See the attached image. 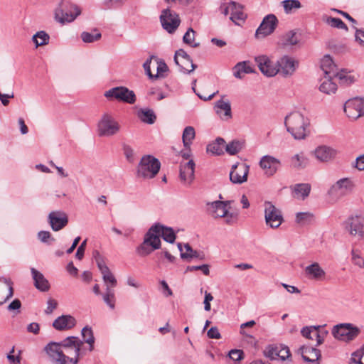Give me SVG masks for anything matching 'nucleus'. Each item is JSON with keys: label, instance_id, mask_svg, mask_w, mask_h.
Listing matches in <instances>:
<instances>
[{"label": "nucleus", "instance_id": "nucleus-11", "mask_svg": "<svg viewBox=\"0 0 364 364\" xmlns=\"http://www.w3.org/2000/svg\"><path fill=\"white\" fill-rule=\"evenodd\" d=\"M98 133L102 136H109L115 134L119 130V127L113 117L109 114H104L102 119L98 122Z\"/></svg>", "mask_w": 364, "mask_h": 364}, {"label": "nucleus", "instance_id": "nucleus-40", "mask_svg": "<svg viewBox=\"0 0 364 364\" xmlns=\"http://www.w3.org/2000/svg\"><path fill=\"white\" fill-rule=\"evenodd\" d=\"M333 77H325L319 87L321 92L328 95L335 93L337 90V85L335 82H332Z\"/></svg>", "mask_w": 364, "mask_h": 364}, {"label": "nucleus", "instance_id": "nucleus-6", "mask_svg": "<svg viewBox=\"0 0 364 364\" xmlns=\"http://www.w3.org/2000/svg\"><path fill=\"white\" fill-rule=\"evenodd\" d=\"M45 351L53 364H77V359L66 355L58 342H50L45 348Z\"/></svg>", "mask_w": 364, "mask_h": 364}, {"label": "nucleus", "instance_id": "nucleus-43", "mask_svg": "<svg viewBox=\"0 0 364 364\" xmlns=\"http://www.w3.org/2000/svg\"><path fill=\"white\" fill-rule=\"evenodd\" d=\"M246 16L242 11V6L235 2V6L231 9L230 19L236 23L237 21L244 20Z\"/></svg>", "mask_w": 364, "mask_h": 364}, {"label": "nucleus", "instance_id": "nucleus-36", "mask_svg": "<svg viewBox=\"0 0 364 364\" xmlns=\"http://www.w3.org/2000/svg\"><path fill=\"white\" fill-rule=\"evenodd\" d=\"M184 247L186 250V252H183L182 245L181 243L178 244V248L181 252V257L183 259H191L192 258H200L202 259L203 258V257H200L198 252L193 250L189 244H186Z\"/></svg>", "mask_w": 364, "mask_h": 364}, {"label": "nucleus", "instance_id": "nucleus-20", "mask_svg": "<svg viewBox=\"0 0 364 364\" xmlns=\"http://www.w3.org/2000/svg\"><path fill=\"white\" fill-rule=\"evenodd\" d=\"M255 62L259 70L267 77H273L278 73V67L270 60L267 55H259L255 58Z\"/></svg>", "mask_w": 364, "mask_h": 364}, {"label": "nucleus", "instance_id": "nucleus-10", "mask_svg": "<svg viewBox=\"0 0 364 364\" xmlns=\"http://www.w3.org/2000/svg\"><path fill=\"white\" fill-rule=\"evenodd\" d=\"M343 109L347 117L353 120L364 116V99L360 97L349 99L344 104Z\"/></svg>", "mask_w": 364, "mask_h": 364}, {"label": "nucleus", "instance_id": "nucleus-22", "mask_svg": "<svg viewBox=\"0 0 364 364\" xmlns=\"http://www.w3.org/2000/svg\"><path fill=\"white\" fill-rule=\"evenodd\" d=\"M280 161L270 155L262 156L259 161V166L268 176H272L276 173L280 167Z\"/></svg>", "mask_w": 364, "mask_h": 364}, {"label": "nucleus", "instance_id": "nucleus-59", "mask_svg": "<svg viewBox=\"0 0 364 364\" xmlns=\"http://www.w3.org/2000/svg\"><path fill=\"white\" fill-rule=\"evenodd\" d=\"M352 260L355 265L360 268L364 267V259L355 250H352Z\"/></svg>", "mask_w": 364, "mask_h": 364}, {"label": "nucleus", "instance_id": "nucleus-3", "mask_svg": "<svg viewBox=\"0 0 364 364\" xmlns=\"http://www.w3.org/2000/svg\"><path fill=\"white\" fill-rule=\"evenodd\" d=\"M161 168L159 160L151 155H144L141 157L137 168L136 177L143 179L154 178Z\"/></svg>", "mask_w": 364, "mask_h": 364}, {"label": "nucleus", "instance_id": "nucleus-60", "mask_svg": "<svg viewBox=\"0 0 364 364\" xmlns=\"http://www.w3.org/2000/svg\"><path fill=\"white\" fill-rule=\"evenodd\" d=\"M238 215L236 213H230L227 211V215H224L225 223L228 225H233L237 220Z\"/></svg>", "mask_w": 364, "mask_h": 364}, {"label": "nucleus", "instance_id": "nucleus-30", "mask_svg": "<svg viewBox=\"0 0 364 364\" xmlns=\"http://www.w3.org/2000/svg\"><path fill=\"white\" fill-rule=\"evenodd\" d=\"M13 294L11 281L6 278H0V305L8 301Z\"/></svg>", "mask_w": 364, "mask_h": 364}, {"label": "nucleus", "instance_id": "nucleus-63", "mask_svg": "<svg viewBox=\"0 0 364 364\" xmlns=\"http://www.w3.org/2000/svg\"><path fill=\"white\" fill-rule=\"evenodd\" d=\"M243 351L241 350H231L229 353V357L230 359L237 361L242 358Z\"/></svg>", "mask_w": 364, "mask_h": 364}, {"label": "nucleus", "instance_id": "nucleus-26", "mask_svg": "<svg viewBox=\"0 0 364 364\" xmlns=\"http://www.w3.org/2000/svg\"><path fill=\"white\" fill-rule=\"evenodd\" d=\"M59 343L62 348L73 349L75 355L74 358H77V361L79 360L80 351L83 341H80L78 337L68 336Z\"/></svg>", "mask_w": 364, "mask_h": 364}, {"label": "nucleus", "instance_id": "nucleus-46", "mask_svg": "<svg viewBox=\"0 0 364 364\" xmlns=\"http://www.w3.org/2000/svg\"><path fill=\"white\" fill-rule=\"evenodd\" d=\"M242 149V143L238 140H234L226 144L225 150L230 155L237 154Z\"/></svg>", "mask_w": 364, "mask_h": 364}, {"label": "nucleus", "instance_id": "nucleus-1", "mask_svg": "<svg viewBox=\"0 0 364 364\" xmlns=\"http://www.w3.org/2000/svg\"><path fill=\"white\" fill-rule=\"evenodd\" d=\"M284 124L288 132L295 139H303L306 136V129L310 124L307 116L299 111H294L287 115Z\"/></svg>", "mask_w": 364, "mask_h": 364}, {"label": "nucleus", "instance_id": "nucleus-34", "mask_svg": "<svg viewBox=\"0 0 364 364\" xmlns=\"http://www.w3.org/2000/svg\"><path fill=\"white\" fill-rule=\"evenodd\" d=\"M309 183H297L293 188L294 197L297 199L304 200L307 198L311 191Z\"/></svg>", "mask_w": 364, "mask_h": 364}, {"label": "nucleus", "instance_id": "nucleus-25", "mask_svg": "<svg viewBox=\"0 0 364 364\" xmlns=\"http://www.w3.org/2000/svg\"><path fill=\"white\" fill-rule=\"evenodd\" d=\"M76 324L75 318L71 315H62L54 320L53 327L58 331L71 329Z\"/></svg>", "mask_w": 364, "mask_h": 364}, {"label": "nucleus", "instance_id": "nucleus-16", "mask_svg": "<svg viewBox=\"0 0 364 364\" xmlns=\"http://www.w3.org/2000/svg\"><path fill=\"white\" fill-rule=\"evenodd\" d=\"M160 21L164 29L169 33H173L180 24L178 16L175 13H171L169 9H165L162 11Z\"/></svg>", "mask_w": 364, "mask_h": 364}, {"label": "nucleus", "instance_id": "nucleus-32", "mask_svg": "<svg viewBox=\"0 0 364 364\" xmlns=\"http://www.w3.org/2000/svg\"><path fill=\"white\" fill-rule=\"evenodd\" d=\"M207 206L208 212L215 218H223L224 215H227V211L228 210V208H225V203H223L221 200L208 203Z\"/></svg>", "mask_w": 364, "mask_h": 364}, {"label": "nucleus", "instance_id": "nucleus-56", "mask_svg": "<svg viewBox=\"0 0 364 364\" xmlns=\"http://www.w3.org/2000/svg\"><path fill=\"white\" fill-rule=\"evenodd\" d=\"M153 58H154V56H151L143 64V68L145 70V73L149 76V77L150 79H156L158 77V75H154L151 72L150 65H151V60Z\"/></svg>", "mask_w": 364, "mask_h": 364}, {"label": "nucleus", "instance_id": "nucleus-15", "mask_svg": "<svg viewBox=\"0 0 364 364\" xmlns=\"http://www.w3.org/2000/svg\"><path fill=\"white\" fill-rule=\"evenodd\" d=\"M174 61L180 67L181 70L185 73L189 74L196 68V65L193 64L190 55L183 49L176 51Z\"/></svg>", "mask_w": 364, "mask_h": 364}, {"label": "nucleus", "instance_id": "nucleus-7", "mask_svg": "<svg viewBox=\"0 0 364 364\" xmlns=\"http://www.w3.org/2000/svg\"><path fill=\"white\" fill-rule=\"evenodd\" d=\"M360 333L359 328L348 323L337 324L333 327L331 331V333L336 339L347 343L354 340Z\"/></svg>", "mask_w": 364, "mask_h": 364}, {"label": "nucleus", "instance_id": "nucleus-41", "mask_svg": "<svg viewBox=\"0 0 364 364\" xmlns=\"http://www.w3.org/2000/svg\"><path fill=\"white\" fill-rule=\"evenodd\" d=\"M315 219L314 215L311 212H299L296 214V223L304 225L311 223Z\"/></svg>", "mask_w": 364, "mask_h": 364}, {"label": "nucleus", "instance_id": "nucleus-12", "mask_svg": "<svg viewBox=\"0 0 364 364\" xmlns=\"http://www.w3.org/2000/svg\"><path fill=\"white\" fill-rule=\"evenodd\" d=\"M353 182L348 178H343L334 183L328 191V194L336 198H340L352 192Z\"/></svg>", "mask_w": 364, "mask_h": 364}, {"label": "nucleus", "instance_id": "nucleus-57", "mask_svg": "<svg viewBox=\"0 0 364 364\" xmlns=\"http://www.w3.org/2000/svg\"><path fill=\"white\" fill-rule=\"evenodd\" d=\"M58 306V302L56 300L50 298L47 301V307L45 309L44 312L47 315L51 314L53 311L57 308Z\"/></svg>", "mask_w": 364, "mask_h": 364}, {"label": "nucleus", "instance_id": "nucleus-27", "mask_svg": "<svg viewBox=\"0 0 364 364\" xmlns=\"http://www.w3.org/2000/svg\"><path fill=\"white\" fill-rule=\"evenodd\" d=\"M304 273L307 278L317 281L323 280L326 276L325 271L318 262H314L304 269Z\"/></svg>", "mask_w": 364, "mask_h": 364}, {"label": "nucleus", "instance_id": "nucleus-9", "mask_svg": "<svg viewBox=\"0 0 364 364\" xmlns=\"http://www.w3.org/2000/svg\"><path fill=\"white\" fill-rule=\"evenodd\" d=\"M104 95L108 99H115L128 104H134L136 100L134 91L124 86L111 88Z\"/></svg>", "mask_w": 364, "mask_h": 364}, {"label": "nucleus", "instance_id": "nucleus-62", "mask_svg": "<svg viewBox=\"0 0 364 364\" xmlns=\"http://www.w3.org/2000/svg\"><path fill=\"white\" fill-rule=\"evenodd\" d=\"M188 271L201 270L205 275H209L210 270L208 264H202L198 266H188L187 267Z\"/></svg>", "mask_w": 364, "mask_h": 364}, {"label": "nucleus", "instance_id": "nucleus-21", "mask_svg": "<svg viewBox=\"0 0 364 364\" xmlns=\"http://www.w3.org/2000/svg\"><path fill=\"white\" fill-rule=\"evenodd\" d=\"M338 154V151L326 145L318 146L314 150L316 159L321 163H329L333 161Z\"/></svg>", "mask_w": 364, "mask_h": 364}, {"label": "nucleus", "instance_id": "nucleus-51", "mask_svg": "<svg viewBox=\"0 0 364 364\" xmlns=\"http://www.w3.org/2000/svg\"><path fill=\"white\" fill-rule=\"evenodd\" d=\"M195 38V31L193 28H189L188 31L186 32L183 37V41L185 43L191 46L193 48L199 46V43H193V41Z\"/></svg>", "mask_w": 364, "mask_h": 364}, {"label": "nucleus", "instance_id": "nucleus-38", "mask_svg": "<svg viewBox=\"0 0 364 364\" xmlns=\"http://www.w3.org/2000/svg\"><path fill=\"white\" fill-rule=\"evenodd\" d=\"M138 117L143 122L149 124L155 122L156 117L152 109H141L138 112Z\"/></svg>", "mask_w": 364, "mask_h": 364}, {"label": "nucleus", "instance_id": "nucleus-5", "mask_svg": "<svg viewBox=\"0 0 364 364\" xmlns=\"http://www.w3.org/2000/svg\"><path fill=\"white\" fill-rule=\"evenodd\" d=\"M81 13L80 8L68 1H62L55 9V19L61 23L73 21Z\"/></svg>", "mask_w": 364, "mask_h": 364}, {"label": "nucleus", "instance_id": "nucleus-19", "mask_svg": "<svg viewBox=\"0 0 364 364\" xmlns=\"http://www.w3.org/2000/svg\"><path fill=\"white\" fill-rule=\"evenodd\" d=\"M250 166L246 164H236L232 165L230 179L232 183L241 184L247 180Z\"/></svg>", "mask_w": 364, "mask_h": 364}, {"label": "nucleus", "instance_id": "nucleus-42", "mask_svg": "<svg viewBox=\"0 0 364 364\" xmlns=\"http://www.w3.org/2000/svg\"><path fill=\"white\" fill-rule=\"evenodd\" d=\"M81 333L84 342L88 343L90 345V350H92L94 348L93 345L95 343V338L92 328L90 326H86L82 329Z\"/></svg>", "mask_w": 364, "mask_h": 364}, {"label": "nucleus", "instance_id": "nucleus-23", "mask_svg": "<svg viewBox=\"0 0 364 364\" xmlns=\"http://www.w3.org/2000/svg\"><path fill=\"white\" fill-rule=\"evenodd\" d=\"M305 362L309 364H319L318 360L321 357L320 350L308 346H301L297 350Z\"/></svg>", "mask_w": 364, "mask_h": 364}, {"label": "nucleus", "instance_id": "nucleus-39", "mask_svg": "<svg viewBox=\"0 0 364 364\" xmlns=\"http://www.w3.org/2000/svg\"><path fill=\"white\" fill-rule=\"evenodd\" d=\"M196 136L195 129L191 126L185 127L183 132L182 139L183 146L186 149H190V146L192 144V141Z\"/></svg>", "mask_w": 364, "mask_h": 364}, {"label": "nucleus", "instance_id": "nucleus-52", "mask_svg": "<svg viewBox=\"0 0 364 364\" xmlns=\"http://www.w3.org/2000/svg\"><path fill=\"white\" fill-rule=\"evenodd\" d=\"M326 21L331 27L348 30L347 26L341 18L335 17H328Z\"/></svg>", "mask_w": 364, "mask_h": 364}, {"label": "nucleus", "instance_id": "nucleus-55", "mask_svg": "<svg viewBox=\"0 0 364 364\" xmlns=\"http://www.w3.org/2000/svg\"><path fill=\"white\" fill-rule=\"evenodd\" d=\"M207 151L212 153L214 155L219 156L223 154V149L222 146H220L217 143L213 141L207 146Z\"/></svg>", "mask_w": 364, "mask_h": 364}, {"label": "nucleus", "instance_id": "nucleus-37", "mask_svg": "<svg viewBox=\"0 0 364 364\" xmlns=\"http://www.w3.org/2000/svg\"><path fill=\"white\" fill-rule=\"evenodd\" d=\"M233 69H234V76L238 79L242 78V77H243L242 74H244V73H254V70L245 61L237 63Z\"/></svg>", "mask_w": 364, "mask_h": 364}, {"label": "nucleus", "instance_id": "nucleus-4", "mask_svg": "<svg viewBox=\"0 0 364 364\" xmlns=\"http://www.w3.org/2000/svg\"><path fill=\"white\" fill-rule=\"evenodd\" d=\"M321 68L325 77H338L341 83L349 85L354 82V77L343 70L338 71L336 65L329 55H326L321 60Z\"/></svg>", "mask_w": 364, "mask_h": 364}, {"label": "nucleus", "instance_id": "nucleus-48", "mask_svg": "<svg viewBox=\"0 0 364 364\" xmlns=\"http://www.w3.org/2000/svg\"><path fill=\"white\" fill-rule=\"evenodd\" d=\"M284 11L287 14L292 12L293 9H297L301 7V4L298 0H284L282 1Z\"/></svg>", "mask_w": 364, "mask_h": 364}, {"label": "nucleus", "instance_id": "nucleus-2", "mask_svg": "<svg viewBox=\"0 0 364 364\" xmlns=\"http://www.w3.org/2000/svg\"><path fill=\"white\" fill-rule=\"evenodd\" d=\"M159 228L154 224L146 232L143 242L136 249V252L139 256H147L154 250L160 248L161 242L157 230Z\"/></svg>", "mask_w": 364, "mask_h": 364}, {"label": "nucleus", "instance_id": "nucleus-49", "mask_svg": "<svg viewBox=\"0 0 364 364\" xmlns=\"http://www.w3.org/2000/svg\"><path fill=\"white\" fill-rule=\"evenodd\" d=\"M279 346H274L269 345L268 346L264 351V355L271 359L274 360L279 358Z\"/></svg>", "mask_w": 364, "mask_h": 364}, {"label": "nucleus", "instance_id": "nucleus-58", "mask_svg": "<svg viewBox=\"0 0 364 364\" xmlns=\"http://www.w3.org/2000/svg\"><path fill=\"white\" fill-rule=\"evenodd\" d=\"M255 325V321L254 320H251L250 321L243 323L240 325V334L243 335L244 336L248 337V338H252V336L250 333H248L247 331H245V328H250Z\"/></svg>", "mask_w": 364, "mask_h": 364}, {"label": "nucleus", "instance_id": "nucleus-50", "mask_svg": "<svg viewBox=\"0 0 364 364\" xmlns=\"http://www.w3.org/2000/svg\"><path fill=\"white\" fill-rule=\"evenodd\" d=\"M102 274L103 281L107 287L109 286L112 289V288L117 286V279L109 269L102 273Z\"/></svg>", "mask_w": 364, "mask_h": 364}, {"label": "nucleus", "instance_id": "nucleus-47", "mask_svg": "<svg viewBox=\"0 0 364 364\" xmlns=\"http://www.w3.org/2000/svg\"><path fill=\"white\" fill-rule=\"evenodd\" d=\"M96 33L84 31L81 33V38L85 43H93L100 40L102 37L101 33L98 32L96 29L95 30Z\"/></svg>", "mask_w": 364, "mask_h": 364}, {"label": "nucleus", "instance_id": "nucleus-33", "mask_svg": "<svg viewBox=\"0 0 364 364\" xmlns=\"http://www.w3.org/2000/svg\"><path fill=\"white\" fill-rule=\"evenodd\" d=\"M291 166L296 170L306 168L309 164V159L304 151H300L290 159Z\"/></svg>", "mask_w": 364, "mask_h": 364}, {"label": "nucleus", "instance_id": "nucleus-44", "mask_svg": "<svg viewBox=\"0 0 364 364\" xmlns=\"http://www.w3.org/2000/svg\"><path fill=\"white\" fill-rule=\"evenodd\" d=\"M49 36L45 31H38L33 36V41L36 47L47 45L49 43Z\"/></svg>", "mask_w": 364, "mask_h": 364}, {"label": "nucleus", "instance_id": "nucleus-61", "mask_svg": "<svg viewBox=\"0 0 364 364\" xmlns=\"http://www.w3.org/2000/svg\"><path fill=\"white\" fill-rule=\"evenodd\" d=\"M279 358L282 360H285L286 359L289 358L291 355L289 348L286 346H279Z\"/></svg>", "mask_w": 364, "mask_h": 364}, {"label": "nucleus", "instance_id": "nucleus-8", "mask_svg": "<svg viewBox=\"0 0 364 364\" xmlns=\"http://www.w3.org/2000/svg\"><path fill=\"white\" fill-rule=\"evenodd\" d=\"M264 219L266 225L271 228H277L284 221L282 211L270 201H265Z\"/></svg>", "mask_w": 364, "mask_h": 364}, {"label": "nucleus", "instance_id": "nucleus-14", "mask_svg": "<svg viewBox=\"0 0 364 364\" xmlns=\"http://www.w3.org/2000/svg\"><path fill=\"white\" fill-rule=\"evenodd\" d=\"M278 20L274 14L266 16L259 28L257 29L255 36L257 38L266 37L274 32L275 30Z\"/></svg>", "mask_w": 364, "mask_h": 364}, {"label": "nucleus", "instance_id": "nucleus-17", "mask_svg": "<svg viewBox=\"0 0 364 364\" xmlns=\"http://www.w3.org/2000/svg\"><path fill=\"white\" fill-rule=\"evenodd\" d=\"M346 230L352 236L362 239L364 237V218L359 215L352 216L347 221Z\"/></svg>", "mask_w": 364, "mask_h": 364}, {"label": "nucleus", "instance_id": "nucleus-28", "mask_svg": "<svg viewBox=\"0 0 364 364\" xmlns=\"http://www.w3.org/2000/svg\"><path fill=\"white\" fill-rule=\"evenodd\" d=\"M300 42V36L294 31H289L279 38V44L285 48L297 46Z\"/></svg>", "mask_w": 364, "mask_h": 364}, {"label": "nucleus", "instance_id": "nucleus-54", "mask_svg": "<svg viewBox=\"0 0 364 364\" xmlns=\"http://www.w3.org/2000/svg\"><path fill=\"white\" fill-rule=\"evenodd\" d=\"M123 151L127 160L133 163L134 161V149L128 144H123Z\"/></svg>", "mask_w": 364, "mask_h": 364}, {"label": "nucleus", "instance_id": "nucleus-29", "mask_svg": "<svg viewBox=\"0 0 364 364\" xmlns=\"http://www.w3.org/2000/svg\"><path fill=\"white\" fill-rule=\"evenodd\" d=\"M31 272L35 287L41 291H48L50 284L44 275L33 267L31 268Z\"/></svg>", "mask_w": 364, "mask_h": 364}, {"label": "nucleus", "instance_id": "nucleus-31", "mask_svg": "<svg viewBox=\"0 0 364 364\" xmlns=\"http://www.w3.org/2000/svg\"><path fill=\"white\" fill-rule=\"evenodd\" d=\"M195 163L193 160L181 164L180 166V178L181 181H188L191 183L194 178Z\"/></svg>", "mask_w": 364, "mask_h": 364}, {"label": "nucleus", "instance_id": "nucleus-45", "mask_svg": "<svg viewBox=\"0 0 364 364\" xmlns=\"http://www.w3.org/2000/svg\"><path fill=\"white\" fill-rule=\"evenodd\" d=\"M104 301L109 306L110 309H114L115 306V298L114 290L109 286L106 288V292L103 294Z\"/></svg>", "mask_w": 364, "mask_h": 364}, {"label": "nucleus", "instance_id": "nucleus-64", "mask_svg": "<svg viewBox=\"0 0 364 364\" xmlns=\"http://www.w3.org/2000/svg\"><path fill=\"white\" fill-rule=\"evenodd\" d=\"M353 166L359 171H364V154L356 158Z\"/></svg>", "mask_w": 364, "mask_h": 364}, {"label": "nucleus", "instance_id": "nucleus-53", "mask_svg": "<svg viewBox=\"0 0 364 364\" xmlns=\"http://www.w3.org/2000/svg\"><path fill=\"white\" fill-rule=\"evenodd\" d=\"M37 237L43 243L50 244L55 241V239L52 237L51 233L46 230L39 231L37 234Z\"/></svg>", "mask_w": 364, "mask_h": 364}, {"label": "nucleus", "instance_id": "nucleus-24", "mask_svg": "<svg viewBox=\"0 0 364 364\" xmlns=\"http://www.w3.org/2000/svg\"><path fill=\"white\" fill-rule=\"evenodd\" d=\"M214 110L223 121H228L232 117L230 102L224 100V97L215 102Z\"/></svg>", "mask_w": 364, "mask_h": 364}, {"label": "nucleus", "instance_id": "nucleus-18", "mask_svg": "<svg viewBox=\"0 0 364 364\" xmlns=\"http://www.w3.org/2000/svg\"><path fill=\"white\" fill-rule=\"evenodd\" d=\"M48 222L53 231H59L68 223L67 214L61 210L52 211L48 214Z\"/></svg>", "mask_w": 364, "mask_h": 364}, {"label": "nucleus", "instance_id": "nucleus-35", "mask_svg": "<svg viewBox=\"0 0 364 364\" xmlns=\"http://www.w3.org/2000/svg\"><path fill=\"white\" fill-rule=\"evenodd\" d=\"M154 225L159 226V236L161 237L166 242L173 243L176 240V235L171 228L164 226L160 223H155Z\"/></svg>", "mask_w": 364, "mask_h": 364}, {"label": "nucleus", "instance_id": "nucleus-13", "mask_svg": "<svg viewBox=\"0 0 364 364\" xmlns=\"http://www.w3.org/2000/svg\"><path fill=\"white\" fill-rule=\"evenodd\" d=\"M278 73L284 77L291 76L296 71L299 62L289 55H284L277 62Z\"/></svg>", "mask_w": 364, "mask_h": 364}]
</instances>
